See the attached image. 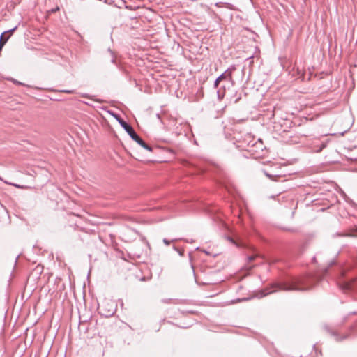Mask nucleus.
I'll list each match as a JSON object with an SVG mask.
<instances>
[{
    "label": "nucleus",
    "mask_w": 357,
    "mask_h": 357,
    "mask_svg": "<svg viewBox=\"0 0 357 357\" xmlns=\"http://www.w3.org/2000/svg\"><path fill=\"white\" fill-rule=\"evenodd\" d=\"M318 280V276H303L295 278L289 281L273 284L269 289L261 294V297L265 296L277 291H305L311 289Z\"/></svg>",
    "instance_id": "f257e3e1"
},
{
    "label": "nucleus",
    "mask_w": 357,
    "mask_h": 357,
    "mask_svg": "<svg viewBox=\"0 0 357 357\" xmlns=\"http://www.w3.org/2000/svg\"><path fill=\"white\" fill-rule=\"evenodd\" d=\"M111 114L116 119L121 126L126 131L130 137L144 149L152 151V148L146 144L139 136L135 132L133 128L125 121L119 114L113 112Z\"/></svg>",
    "instance_id": "f03ea898"
},
{
    "label": "nucleus",
    "mask_w": 357,
    "mask_h": 357,
    "mask_svg": "<svg viewBox=\"0 0 357 357\" xmlns=\"http://www.w3.org/2000/svg\"><path fill=\"white\" fill-rule=\"evenodd\" d=\"M100 310L102 311V314L107 317H109L113 315L115 312V308L113 305L109 309H106L105 307L104 303L102 304V305L100 307Z\"/></svg>",
    "instance_id": "7ed1b4c3"
},
{
    "label": "nucleus",
    "mask_w": 357,
    "mask_h": 357,
    "mask_svg": "<svg viewBox=\"0 0 357 357\" xmlns=\"http://www.w3.org/2000/svg\"><path fill=\"white\" fill-rule=\"evenodd\" d=\"M225 238H226L225 236ZM227 240L229 243H231V244L236 245L238 248H245V247H246V244L244 242H243V241H241L240 240H234L232 238H231L230 236L227 237Z\"/></svg>",
    "instance_id": "20e7f679"
},
{
    "label": "nucleus",
    "mask_w": 357,
    "mask_h": 357,
    "mask_svg": "<svg viewBox=\"0 0 357 357\" xmlns=\"http://www.w3.org/2000/svg\"><path fill=\"white\" fill-rule=\"evenodd\" d=\"M10 36L5 35L3 33H2L0 36V51H1L4 45L7 43V41L9 40Z\"/></svg>",
    "instance_id": "39448f33"
},
{
    "label": "nucleus",
    "mask_w": 357,
    "mask_h": 357,
    "mask_svg": "<svg viewBox=\"0 0 357 357\" xmlns=\"http://www.w3.org/2000/svg\"><path fill=\"white\" fill-rule=\"evenodd\" d=\"M355 280H351L349 282H346L342 284V288L344 290H351L353 288V283L354 282Z\"/></svg>",
    "instance_id": "423d86ee"
},
{
    "label": "nucleus",
    "mask_w": 357,
    "mask_h": 357,
    "mask_svg": "<svg viewBox=\"0 0 357 357\" xmlns=\"http://www.w3.org/2000/svg\"><path fill=\"white\" fill-rule=\"evenodd\" d=\"M223 80V73H222L221 75H220L215 80L214 82V86L215 87H217L218 84L222 81Z\"/></svg>",
    "instance_id": "0eeeda50"
},
{
    "label": "nucleus",
    "mask_w": 357,
    "mask_h": 357,
    "mask_svg": "<svg viewBox=\"0 0 357 357\" xmlns=\"http://www.w3.org/2000/svg\"><path fill=\"white\" fill-rule=\"evenodd\" d=\"M17 29V26H15L14 28L13 29H10L8 31H6L4 32H3L5 35H7V34H9L8 36H11L13 34V33Z\"/></svg>",
    "instance_id": "6e6552de"
},
{
    "label": "nucleus",
    "mask_w": 357,
    "mask_h": 357,
    "mask_svg": "<svg viewBox=\"0 0 357 357\" xmlns=\"http://www.w3.org/2000/svg\"><path fill=\"white\" fill-rule=\"evenodd\" d=\"M230 73H230V71H229V70L225 71V75H224L225 81H226L229 77V79H231Z\"/></svg>",
    "instance_id": "1a4fd4ad"
},
{
    "label": "nucleus",
    "mask_w": 357,
    "mask_h": 357,
    "mask_svg": "<svg viewBox=\"0 0 357 357\" xmlns=\"http://www.w3.org/2000/svg\"><path fill=\"white\" fill-rule=\"evenodd\" d=\"M176 241V239H173V240H172V241H169V240H168V239H167V238H164L162 241H163V243H164L166 245H169L171 243V242H174V241Z\"/></svg>",
    "instance_id": "9d476101"
},
{
    "label": "nucleus",
    "mask_w": 357,
    "mask_h": 357,
    "mask_svg": "<svg viewBox=\"0 0 357 357\" xmlns=\"http://www.w3.org/2000/svg\"><path fill=\"white\" fill-rule=\"evenodd\" d=\"M257 257V255H250L248 257V259L250 262L252 261L256 257Z\"/></svg>",
    "instance_id": "9b49d317"
},
{
    "label": "nucleus",
    "mask_w": 357,
    "mask_h": 357,
    "mask_svg": "<svg viewBox=\"0 0 357 357\" xmlns=\"http://www.w3.org/2000/svg\"><path fill=\"white\" fill-rule=\"evenodd\" d=\"M173 248H174L176 251H177V252H178V253L181 256H182V255H183V251H181V250H178V249L176 247H175V246H174V247H173Z\"/></svg>",
    "instance_id": "f8f14e48"
},
{
    "label": "nucleus",
    "mask_w": 357,
    "mask_h": 357,
    "mask_svg": "<svg viewBox=\"0 0 357 357\" xmlns=\"http://www.w3.org/2000/svg\"><path fill=\"white\" fill-rule=\"evenodd\" d=\"M217 96L219 100H221L223 98V95L220 94V90L217 91Z\"/></svg>",
    "instance_id": "ddd939ff"
},
{
    "label": "nucleus",
    "mask_w": 357,
    "mask_h": 357,
    "mask_svg": "<svg viewBox=\"0 0 357 357\" xmlns=\"http://www.w3.org/2000/svg\"><path fill=\"white\" fill-rule=\"evenodd\" d=\"M61 92L71 94L73 93V90H61Z\"/></svg>",
    "instance_id": "4468645a"
},
{
    "label": "nucleus",
    "mask_w": 357,
    "mask_h": 357,
    "mask_svg": "<svg viewBox=\"0 0 357 357\" xmlns=\"http://www.w3.org/2000/svg\"><path fill=\"white\" fill-rule=\"evenodd\" d=\"M12 81L13 82V83L17 84V85H24L23 83L19 82V81H17L15 79H12Z\"/></svg>",
    "instance_id": "2eb2a0df"
},
{
    "label": "nucleus",
    "mask_w": 357,
    "mask_h": 357,
    "mask_svg": "<svg viewBox=\"0 0 357 357\" xmlns=\"http://www.w3.org/2000/svg\"><path fill=\"white\" fill-rule=\"evenodd\" d=\"M324 146H324V145H323V146H321V148H320L317 151H318V152H319V151H321L323 149V148H324Z\"/></svg>",
    "instance_id": "dca6fc26"
},
{
    "label": "nucleus",
    "mask_w": 357,
    "mask_h": 357,
    "mask_svg": "<svg viewBox=\"0 0 357 357\" xmlns=\"http://www.w3.org/2000/svg\"><path fill=\"white\" fill-rule=\"evenodd\" d=\"M224 188H225V190H226V188H227V185H226V182L225 181V185H224Z\"/></svg>",
    "instance_id": "f3484780"
}]
</instances>
